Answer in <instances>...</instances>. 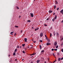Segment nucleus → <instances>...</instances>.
<instances>
[{
  "label": "nucleus",
  "mask_w": 63,
  "mask_h": 63,
  "mask_svg": "<svg viewBox=\"0 0 63 63\" xmlns=\"http://www.w3.org/2000/svg\"><path fill=\"white\" fill-rule=\"evenodd\" d=\"M43 35L44 34H43V32H41L40 34V36L41 37H43Z\"/></svg>",
  "instance_id": "1"
},
{
  "label": "nucleus",
  "mask_w": 63,
  "mask_h": 63,
  "mask_svg": "<svg viewBox=\"0 0 63 63\" xmlns=\"http://www.w3.org/2000/svg\"><path fill=\"white\" fill-rule=\"evenodd\" d=\"M30 14L31 15V17H33V16H34V15L33 14L31 13Z\"/></svg>",
  "instance_id": "2"
},
{
  "label": "nucleus",
  "mask_w": 63,
  "mask_h": 63,
  "mask_svg": "<svg viewBox=\"0 0 63 63\" xmlns=\"http://www.w3.org/2000/svg\"><path fill=\"white\" fill-rule=\"evenodd\" d=\"M27 40V38H25L24 39V40H25L24 41V42H27V41L26 40Z\"/></svg>",
  "instance_id": "3"
},
{
  "label": "nucleus",
  "mask_w": 63,
  "mask_h": 63,
  "mask_svg": "<svg viewBox=\"0 0 63 63\" xmlns=\"http://www.w3.org/2000/svg\"><path fill=\"white\" fill-rule=\"evenodd\" d=\"M56 33L57 36V37L59 36V33L57 32H56Z\"/></svg>",
  "instance_id": "4"
},
{
  "label": "nucleus",
  "mask_w": 63,
  "mask_h": 63,
  "mask_svg": "<svg viewBox=\"0 0 63 63\" xmlns=\"http://www.w3.org/2000/svg\"><path fill=\"white\" fill-rule=\"evenodd\" d=\"M51 44L49 43H47L46 44L47 46H49V45H50Z\"/></svg>",
  "instance_id": "5"
},
{
  "label": "nucleus",
  "mask_w": 63,
  "mask_h": 63,
  "mask_svg": "<svg viewBox=\"0 0 63 63\" xmlns=\"http://www.w3.org/2000/svg\"><path fill=\"white\" fill-rule=\"evenodd\" d=\"M57 42H56V41H55L54 44V45L56 46L57 45Z\"/></svg>",
  "instance_id": "6"
},
{
  "label": "nucleus",
  "mask_w": 63,
  "mask_h": 63,
  "mask_svg": "<svg viewBox=\"0 0 63 63\" xmlns=\"http://www.w3.org/2000/svg\"><path fill=\"white\" fill-rule=\"evenodd\" d=\"M35 54H36V53H35L34 54V53H33L32 54H30V55H31V56H32V55H35Z\"/></svg>",
  "instance_id": "7"
},
{
  "label": "nucleus",
  "mask_w": 63,
  "mask_h": 63,
  "mask_svg": "<svg viewBox=\"0 0 63 63\" xmlns=\"http://www.w3.org/2000/svg\"><path fill=\"white\" fill-rule=\"evenodd\" d=\"M53 33L54 34V36H55L56 35V32H55L54 31Z\"/></svg>",
  "instance_id": "8"
},
{
  "label": "nucleus",
  "mask_w": 63,
  "mask_h": 63,
  "mask_svg": "<svg viewBox=\"0 0 63 63\" xmlns=\"http://www.w3.org/2000/svg\"><path fill=\"white\" fill-rule=\"evenodd\" d=\"M40 62V61L39 60H38L37 61V63H39Z\"/></svg>",
  "instance_id": "9"
},
{
  "label": "nucleus",
  "mask_w": 63,
  "mask_h": 63,
  "mask_svg": "<svg viewBox=\"0 0 63 63\" xmlns=\"http://www.w3.org/2000/svg\"><path fill=\"white\" fill-rule=\"evenodd\" d=\"M57 18V16L56 15H55V17H54V19H56Z\"/></svg>",
  "instance_id": "10"
},
{
  "label": "nucleus",
  "mask_w": 63,
  "mask_h": 63,
  "mask_svg": "<svg viewBox=\"0 0 63 63\" xmlns=\"http://www.w3.org/2000/svg\"><path fill=\"white\" fill-rule=\"evenodd\" d=\"M48 12L49 13H51L52 12V11L51 10H49Z\"/></svg>",
  "instance_id": "11"
},
{
  "label": "nucleus",
  "mask_w": 63,
  "mask_h": 63,
  "mask_svg": "<svg viewBox=\"0 0 63 63\" xmlns=\"http://www.w3.org/2000/svg\"><path fill=\"white\" fill-rule=\"evenodd\" d=\"M63 12V9H62L60 13L61 14Z\"/></svg>",
  "instance_id": "12"
},
{
  "label": "nucleus",
  "mask_w": 63,
  "mask_h": 63,
  "mask_svg": "<svg viewBox=\"0 0 63 63\" xmlns=\"http://www.w3.org/2000/svg\"><path fill=\"white\" fill-rule=\"evenodd\" d=\"M40 49H42V46H41V45H40Z\"/></svg>",
  "instance_id": "13"
},
{
  "label": "nucleus",
  "mask_w": 63,
  "mask_h": 63,
  "mask_svg": "<svg viewBox=\"0 0 63 63\" xmlns=\"http://www.w3.org/2000/svg\"><path fill=\"white\" fill-rule=\"evenodd\" d=\"M13 55L14 56H16V53L15 52H14L13 53Z\"/></svg>",
  "instance_id": "14"
},
{
  "label": "nucleus",
  "mask_w": 63,
  "mask_h": 63,
  "mask_svg": "<svg viewBox=\"0 0 63 63\" xmlns=\"http://www.w3.org/2000/svg\"><path fill=\"white\" fill-rule=\"evenodd\" d=\"M17 48H18L19 47V46L18 45H17L16 46Z\"/></svg>",
  "instance_id": "15"
},
{
  "label": "nucleus",
  "mask_w": 63,
  "mask_h": 63,
  "mask_svg": "<svg viewBox=\"0 0 63 63\" xmlns=\"http://www.w3.org/2000/svg\"><path fill=\"white\" fill-rule=\"evenodd\" d=\"M61 59V58H58V61H60V60Z\"/></svg>",
  "instance_id": "16"
},
{
  "label": "nucleus",
  "mask_w": 63,
  "mask_h": 63,
  "mask_svg": "<svg viewBox=\"0 0 63 63\" xmlns=\"http://www.w3.org/2000/svg\"><path fill=\"white\" fill-rule=\"evenodd\" d=\"M55 19L54 18H53L52 19V21L53 22H54V21Z\"/></svg>",
  "instance_id": "17"
},
{
  "label": "nucleus",
  "mask_w": 63,
  "mask_h": 63,
  "mask_svg": "<svg viewBox=\"0 0 63 63\" xmlns=\"http://www.w3.org/2000/svg\"><path fill=\"white\" fill-rule=\"evenodd\" d=\"M25 44H23L22 45V46L23 47H24V46H25Z\"/></svg>",
  "instance_id": "18"
},
{
  "label": "nucleus",
  "mask_w": 63,
  "mask_h": 63,
  "mask_svg": "<svg viewBox=\"0 0 63 63\" xmlns=\"http://www.w3.org/2000/svg\"><path fill=\"white\" fill-rule=\"evenodd\" d=\"M15 27H16V28H18V26H15Z\"/></svg>",
  "instance_id": "19"
},
{
  "label": "nucleus",
  "mask_w": 63,
  "mask_h": 63,
  "mask_svg": "<svg viewBox=\"0 0 63 63\" xmlns=\"http://www.w3.org/2000/svg\"><path fill=\"white\" fill-rule=\"evenodd\" d=\"M14 33V32H11L10 33V34H12V35H13V33L12 34V33Z\"/></svg>",
  "instance_id": "20"
},
{
  "label": "nucleus",
  "mask_w": 63,
  "mask_h": 63,
  "mask_svg": "<svg viewBox=\"0 0 63 63\" xmlns=\"http://www.w3.org/2000/svg\"><path fill=\"white\" fill-rule=\"evenodd\" d=\"M57 55H60V54H59V53H57Z\"/></svg>",
  "instance_id": "21"
},
{
  "label": "nucleus",
  "mask_w": 63,
  "mask_h": 63,
  "mask_svg": "<svg viewBox=\"0 0 63 63\" xmlns=\"http://www.w3.org/2000/svg\"><path fill=\"white\" fill-rule=\"evenodd\" d=\"M59 8H58L57 9V11H58V10H59Z\"/></svg>",
  "instance_id": "22"
},
{
  "label": "nucleus",
  "mask_w": 63,
  "mask_h": 63,
  "mask_svg": "<svg viewBox=\"0 0 63 63\" xmlns=\"http://www.w3.org/2000/svg\"><path fill=\"white\" fill-rule=\"evenodd\" d=\"M16 50H17V49H15L14 52H16Z\"/></svg>",
  "instance_id": "23"
},
{
  "label": "nucleus",
  "mask_w": 63,
  "mask_h": 63,
  "mask_svg": "<svg viewBox=\"0 0 63 63\" xmlns=\"http://www.w3.org/2000/svg\"><path fill=\"white\" fill-rule=\"evenodd\" d=\"M58 3V2H55V4H57Z\"/></svg>",
  "instance_id": "24"
},
{
  "label": "nucleus",
  "mask_w": 63,
  "mask_h": 63,
  "mask_svg": "<svg viewBox=\"0 0 63 63\" xmlns=\"http://www.w3.org/2000/svg\"><path fill=\"white\" fill-rule=\"evenodd\" d=\"M50 36L51 37V36H52V34H51V33L50 34Z\"/></svg>",
  "instance_id": "25"
},
{
  "label": "nucleus",
  "mask_w": 63,
  "mask_h": 63,
  "mask_svg": "<svg viewBox=\"0 0 63 63\" xmlns=\"http://www.w3.org/2000/svg\"><path fill=\"white\" fill-rule=\"evenodd\" d=\"M58 46H56V48H58Z\"/></svg>",
  "instance_id": "26"
},
{
  "label": "nucleus",
  "mask_w": 63,
  "mask_h": 63,
  "mask_svg": "<svg viewBox=\"0 0 63 63\" xmlns=\"http://www.w3.org/2000/svg\"><path fill=\"white\" fill-rule=\"evenodd\" d=\"M55 8H56V6L55 5L54 6V9H55Z\"/></svg>",
  "instance_id": "27"
},
{
  "label": "nucleus",
  "mask_w": 63,
  "mask_h": 63,
  "mask_svg": "<svg viewBox=\"0 0 63 63\" xmlns=\"http://www.w3.org/2000/svg\"><path fill=\"white\" fill-rule=\"evenodd\" d=\"M48 42H50V40L49 39H48Z\"/></svg>",
  "instance_id": "28"
},
{
  "label": "nucleus",
  "mask_w": 63,
  "mask_h": 63,
  "mask_svg": "<svg viewBox=\"0 0 63 63\" xmlns=\"http://www.w3.org/2000/svg\"><path fill=\"white\" fill-rule=\"evenodd\" d=\"M16 8H17V9H18V10L19 9V8H18V7L17 6Z\"/></svg>",
  "instance_id": "29"
},
{
  "label": "nucleus",
  "mask_w": 63,
  "mask_h": 63,
  "mask_svg": "<svg viewBox=\"0 0 63 63\" xmlns=\"http://www.w3.org/2000/svg\"><path fill=\"white\" fill-rule=\"evenodd\" d=\"M22 52L23 53H25V52L24 51H23Z\"/></svg>",
  "instance_id": "30"
},
{
  "label": "nucleus",
  "mask_w": 63,
  "mask_h": 63,
  "mask_svg": "<svg viewBox=\"0 0 63 63\" xmlns=\"http://www.w3.org/2000/svg\"><path fill=\"white\" fill-rule=\"evenodd\" d=\"M28 22H31V21L30 20H29L28 21Z\"/></svg>",
  "instance_id": "31"
},
{
  "label": "nucleus",
  "mask_w": 63,
  "mask_h": 63,
  "mask_svg": "<svg viewBox=\"0 0 63 63\" xmlns=\"http://www.w3.org/2000/svg\"><path fill=\"white\" fill-rule=\"evenodd\" d=\"M61 51H62V52H63V49H62Z\"/></svg>",
  "instance_id": "32"
},
{
  "label": "nucleus",
  "mask_w": 63,
  "mask_h": 63,
  "mask_svg": "<svg viewBox=\"0 0 63 63\" xmlns=\"http://www.w3.org/2000/svg\"><path fill=\"white\" fill-rule=\"evenodd\" d=\"M44 50H42L41 52L42 53V52H44Z\"/></svg>",
  "instance_id": "33"
},
{
  "label": "nucleus",
  "mask_w": 63,
  "mask_h": 63,
  "mask_svg": "<svg viewBox=\"0 0 63 63\" xmlns=\"http://www.w3.org/2000/svg\"><path fill=\"white\" fill-rule=\"evenodd\" d=\"M52 51H53L54 50V49H51Z\"/></svg>",
  "instance_id": "34"
},
{
  "label": "nucleus",
  "mask_w": 63,
  "mask_h": 63,
  "mask_svg": "<svg viewBox=\"0 0 63 63\" xmlns=\"http://www.w3.org/2000/svg\"><path fill=\"white\" fill-rule=\"evenodd\" d=\"M63 57H62V58H61V60H63Z\"/></svg>",
  "instance_id": "35"
},
{
  "label": "nucleus",
  "mask_w": 63,
  "mask_h": 63,
  "mask_svg": "<svg viewBox=\"0 0 63 63\" xmlns=\"http://www.w3.org/2000/svg\"><path fill=\"white\" fill-rule=\"evenodd\" d=\"M44 26H47V25L46 24H45L44 25Z\"/></svg>",
  "instance_id": "36"
},
{
  "label": "nucleus",
  "mask_w": 63,
  "mask_h": 63,
  "mask_svg": "<svg viewBox=\"0 0 63 63\" xmlns=\"http://www.w3.org/2000/svg\"><path fill=\"white\" fill-rule=\"evenodd\" d=\"M49 19V18H47V19H46V20H48Z\"/></svg>",
  "instance_id": "37"
},
{
  "label": "nucleus",
  "mask_w": 63,
  "mask_h": 63,
  "mask_svg": "<svg viewBox=\"0 0 63 63\" xmlns=\"http://www.w3.org/2000/svg\"><path fill=\"white\" fill-rule=\"evenodd\" d=\"M40 42H41V43H42V42H43V41H42V40H41L40 41Z\"/></svg>",
  "instance_id": "38"
},
{
  "label": "nucleus",
  "mask_w": 63,
  "mask_h": 63,
  "mask_svg": "<svg viewBox=\"0 0 63 63\" xmlns=\"http://www.w3.org/2000/svg\"><path fill=\"white\" fill-rule=\"evenodd\" d=\"M16 33H15V34H14V36H16Z\"/></svg>",
  "instance_id": "39"
},
{
  "label": "nucleus",
  "mask_w": 63,
  "mask_h": 63,
  "mask_svg": "<svg viewBox=\"0 0 63 63\" xmlns=\"http://www.w3.org/2000/svg\"><path fill=\"white\" fill-rule=\"evenodd\" d=\"M39 29V27H38L37 28V30H38V29Z\"/></svg>",
  "instance_id": "40"
},
{
  "label": "nucleus",
  "mask_w": 63,
  "mask_h": 63,
  "mask_svg": "<svg viewBox=\"0 0 63 63\" xmlns=\"http://www.w3.org/2000/svg\"><path fill=\"white\" fill-rule=\"evenodd\" d=\"M53 56H55V55H54V53H53Z\"/></svg>",
  "instance_id": "41"
},
{
  "label": "nucleus",
  "mask_w": 63,
  "mask_h": 63,
  "mask_svg": "<svg viewBox=\"0 0 63 63\" xmlns=\"http://www.w3.org/2000/svg\"><path fill=\"white\" fill-rule=\"evenodd\" d=\"M63 40V38H61V40Z\"/></svg>",
  "instance_id": "42"
},
{
  "label": "nucleus",
  "mask_w": 63,
  "mask_h": 63,
  "mask_svg": "<svg viewBox=\"0 0 63 63\" xmlns=\"http://www.w3.org/2000/svg\"><path fill=\"white\" fill-rule=\"evenodd\" d=\"M37 29H35V31H37Z\"/></svg>",
  "instance_id": "43"
},
{
  "label": "nucleus",
  "mask_w": 63,
  "mask_h": 63,
  "mask_svg": "<svg viewBox=\"0 0 63 63\" xmlns=\"http://www.w3.org/2000/svg\"><path fill=\"white\" fill-rule=\"evenodd\" d=\"M55 62H56V60L54 61L53 62V63H54Z\"/></svg>",
  "instance_id": "44"
},
{
  "label": "nucleus",
  "mask_w": 63,
  "mask_h": 63,
  "mask_svg": "<svg viewBox=\"0 0 63 63\" xmlns=\"http://www.w3.org/2000/svg\"><path fill=\"white\" fill-rule=\"evenodd\" d=\"M57 49H55V51H57Z\"/></svg>",
  "instance_id": "45"
},
{
  "label": "nucleus",
  "mask_w": 63,
  "mask_h": 63,
  "mask_svg": "<svg viewBox=\"0 0 63 63\" xmlns=\"http://www.w3.org/2000/svg\"><path fill=\"white\" fill-rule=\"evenodd\" d=\"M46 38V40H48V39L47 38V37Z\"/></svg>",
  "instance_id": "46"
},
{
  "label": "nucleus",
  "mask_w": 63,
  "mask_h": 63,
  "mask_svg": "<svg viewBox=\"0 0 63 63\" xmlns=\"http://www.w3.org/2000/svg\"><path fill=\"white\" fill-rule=\"evenodd\" d=\"M61 22V23H62H62H63V20Z\"/></svg>",
  "instance_id": "47"
},
{
  "label": "nucleus",
  "mask_w": 63,
  "mask_h": 63,
  "mask_svg": "<svg viewBox=\"0 0 63 63\" xmlns=\"http://www.w3.org/2000/svg\"><path fill=\"white\" fill-rule=\"evenodd\" d=\"M33 43H36V41H35L33 42Z\"/></svg>",
  "instance_id": "48"
},
{
  "label": "nucleus",
  "mask_w": 63,
  "mask_h": 63,
  "mask_svg": "<svg viewBox=\"0 0 63 63\" xmlns=\"http://www.w3.org/2000/svg\"><path fill=\"white\" fill-rule=\"evenodd\" d=\"M55 3H56V2H57V0H56L55 1Z\"/></svg>",
  "instance_id": "49"
},
{
  "label": "nucleus",
  "mask_w": 63,
  "mask_h": 63,
  "mask_svg": "<svg viewBox=\"0 0 63 63\" xmlns=\"http://www.w3.org/2000/svg\"><path fill=\"white\" fill-rule=\"evenodd\" d=\"M52 27H51V28H50V29H51V30L52 29Z\"/></svg>",
  "instance_id": "50"
},
{
  "label": "nucleus",
  "mask_w": 63,
  "mask_h": 63,
  "mask_svg": "<svg viewBox=\"0 0 63 63\" xmlns=\"http://www.w3.org/2000/svg\"><path fill=\"white\" fill-rule=\"evenodd\" d=\"M63 44L62 43L61 45V46H63Z\"/></svg>",
  "instance_id": "51"
},
{
  "label": "nucleus",
  "mask_w": 63,
  "mask_h": 63,
  "mask_svg": "<svg viewBox=\"0 0 63 63\" xmlns=\"http://www.w3.org/2000/svg\"><path fill=\"white\" fill-rule=\"evenodd\" d=\"M45 37H46V38H47V35H45Z\"/></svg>",
  "instance_id": "52"
},
{
  "label": "nucleus",
  "mask_w": 63,
  "mask_h": 63,
  "mask_svg": "<svg viewBox=\"0 0 63 63\" xmlns=\"http://www.w3.org/2000/svg\"><path fill=\"white\" fill-rule=\"evenodd\" d=\"M55 15V13H53V15Z\"/></svg>",
  "instance_id": "53"
},
{
  "label": "nucleus",
  "mask_w": 63,
  "mask_h": 63,
  "mask_svg": "<svg viewBox=\"0 0 63 63\" xmlns=\"http://www.w3.org/2000/svg\"><path fill=\"white\" fill-rule=\"evenodd\" d=\"M33 28H34V27H32V29H33Z\"/></svg>",
  "instance_id": "54"
},
{
  "label": "nucleus",
  "mask_w": 63,
  "mask_h": 63,
  "mask_svg": "<svg viewBox=\"0 0 63 63\" xmlns=\"http://www.w3.org/2000/svg\"><path fill=\"white\" fill-rule=\"evenodd\" d=\"M15 61H16V60H17V59H15Z\"/></svg>",
  "instance_id": "55"
},
{
  "label": "nucleus",
  "mask_w": 63,
  "mask_h": 63,
  "mask_svg": "<svg viewBox=\"0 0 63 63\" xmlns=\"http://www.w3.org/2000/svg\"><path fill=\"white\" fill-rule=\"evenodd\" d=\"M33 47H31V48H33Z\"/></svg>",
  "instance_id": "56"
},
{
  "label": "nucleus",
  "mask_w": 63,
  "mask_h": 63,
  "mask_svg": "<svg viewBox=\"0 0 63 63\" xmlns=\"http://www.w3.org/2000/svg\"><path fill=\"white\" fill-rule=\"evenodd\" d=\"M45 63H47V62H45Z\"/></svg>",
  "instance_id": "57"
},
{
  "label": "nucleus",
  "mask_w": 63,
  "mask_h": 63,
  "mask_svg": "<svg viewBox=\"0 0 63 63\" xmlns=\"http://www.w3.org/2000/svg\"><path fill=\"white\" fill-rule=\"evenodd\" d=\"M20 48H21V47L20 46Z\"/></svg>",
  "instance_id": "58"
},
{
  "label": "nucleus",
  "mask_w": 63,
  "mask_h": 63,
  "mask_svg": "<svg viewBox=\"0 0 63 63\" xmlns=\"http://www.w3.org/2000/svg\"><path fill=\"white\" fill-rule=\"evenodd\" d=\"M23 60H24V59H22V61H23Z\"/></svg>",
  "instance_id": "59"
},
{
  "label": "nucleus",
  "mask_w": 63,
  "mask_h": 63,
  "mask_svg": "<svg viewBox=\"0 0 63 63\" xmlns=\"http://www.w3.org/2000/svg\"><path fill=\"white\" fill-rule=\"evenodd\" d=\"M20 17H21V16H19V18Z\"/></svg>",
  "instance_id": "60"
},
{
  "label": "nucleus",
  "mask_w": 63,
  "mask_h": 63,
  "mask_svg": "<svg viewBox=\"0 0 63 63\" xmlns=\"http://www.w3.org/2000/svg\"><path fill=\"white\" fill-rule=\"evenodd\" d=\"M48 60H49V58H48Z\"/></svg>",
  "instance_id": "61"
},
{
  "label": "nucleus",
  "mask_w": 63,
  "mask_h": 63,
  "mask_svg": "<svg viewBox=\"0 0 63 63\" xmlns=\"http://www.w3.org/2000/svg\"><path fill=\"white\" fill-rule=\"evenodd\" d=\"M54 50H55V49H54Z\"/></svg>",
  "instance_id": "62"
},
{
  "label": "nucleus",
  "mask_w": 63,
  "mask_h": 63,
  "mask_svg": "<svg viewBox=\"0 0 63 63\" xmlns=\"http://www.w3.org/2000/svg\"><path fill=\"white\" fill-rule=\"evenodd\" d=\"M28 47V48H29V47Z\"/></svg>",
  "instance_id": "63"
},
{
  "label": "nucleus",
  "mask_w": 63,
  "mask_h": 63,
  "mask_svg": "<svg viewBox=\"0 0 63 63\" xmlns=\"http://www.w3.org/2000/svg\"><path fill=\"white\" fill-rule=\"evenodd\" d=\"M62 13V15H63V12Z\"/></svg>",
  "instance_id": "64"
}]
</instances>
